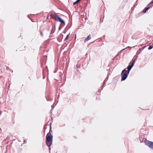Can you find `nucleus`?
Instances as JSON below:
<instances>
[{"mask_svg":"<svg viewBox=\"0 0 153 153\" xmlns=\"http://www.w3.org/2000/svg\"><path fill=\"white\" fill-rule=\"evenodd\" d=\"M51 130V127H50V131L46 136V143L47 145L49 147L51 145L53 141V135L51 134L50 132Z\"/></svg>","mask_w":153,"mask_h":153,"instance_id":"obj_1","label":"nucleus"},{"mask_svg":"<svg viewBox=\"0 0 153 153\" xmlns=\"http://www.w3.org/2000/svg\"><path fill=\"white\" fill-rule=\"evenodd\" d=\"M51 16L56 21H59L62 24H65L64 21L60 17H59L58 15L56 14H51Z\"/></svg>","mask_w":153,"mask_h":153,"instance_id":"obj_2","label":"nucleus"},{"mask_svg":"<svg viewBox=\"0 0 153 153\" xmlns=\"http://www.w3.org/2000/svg\"><path fill=\"white\" fill-rule=\"evenodd\" d=\"M145 144L150 148L153 149V142L149 140H146L145 142Z\"/></svg>","mask_w":153,"mask_h":153,"instance_id":"obj_3","label":"nucleus"},{"mask_svg":"<svg viewBox=\"0 0 153 153\" xmlns=\"http://www.w3.org/2000/svg\"><path fill=\"white\" fill-rule=\"evenodd\" d=\"M128 72H125L124 73H123L122 75V77L121 79V81H124L127 78L128 74Z\"/></svg>","mask_w":153,"mask_h":153,"instance_id":"obj_4","label":"nucleus"},{"mask_svg":"<svg viewBox=\"0 0 153 153\" xmlns=\"http://www.w3.org/2000/svg\"><path fill=\"white\" fill-rule=\"evenodd\" d=\"M134 62L135 60H133L132 64L131 65H129L127 66V68L128 69L127 72L128 73V74L129 73V71L133 67Z\"/></svg>","mask_w":153,"mask_h":153,"instance_id":"obj_5","label":"nucleus"},{"mask_svg":"<svg viewBox=\"0 0 153 153\" xmlns=\"http://www.w3.org/2000/svg\"><path fill=\"white\" fill-rule=\"evenodd\" d=\"M91 36L89 35V36H88L84 40V42H86L88 41V40L91 39Z\"/></svg>","mask_w":153,"mask_h":153,"instance_id":"obj_6","label":"nucleus"},{"mask_svg":"<svg viewBox=\"0 0 153 153\" xmlns=\"http://www.w3.org/2000/svg\"><path fill=\"white\" fill-rule=\"evenodd\" d=\"M149 8V7H146L143 11V13H145L146 11Z\"/></svg>","mask_w":153,"mask_h":153,"instance_id":"obj_7","label":"nucleus"},{"mask_svg":"<svg viewBox=\"0 0 153 153\" xmlns=\"http://www.w3.org/2000/svg\"><path fill=\"white\" fill-rule=\"evenodd\" d=\"M141 49L140 48L137 51V54H139V53H140L141 52Z\"/></svg>","mask_w":153,"mask_h":153,"instance_id":"obj_8","label":"nucleus"},{"mask_svg":"<svg viewBox=\"0 0 153 153\" xmlns=\"http://www.w3.org/2000/svg\"><path fill=\"white\" fill-rule=\"evenodd\" d=\"M127 72V71H126V69H124L122 71L121 73V75H122V74L124 72Z\"/></svg>","mask_w":153,"mask_h":153,"instance_id":"obj_9","label":"nucleus"},{"mask_svg":"<svg viewBox=\"0 0 153 153\" xmlns=\"http://www.w3.org/2000/svg\"><path fill=\"white\" fill-rule=\"evenodd\" d=\"M153 48V46H149L148 48V49L149 50H151V49L152 48Z\"/></svg>","mask_w":153,"mask_h":153,"instance_id":"obj_10","label":"nucleus"},{"mask_svg":"<svg viewBox=\"0 0 153 153\" xmlns=\"http://www.w3.org/2000/svg\"><path fill=\"white\" fill-rule=\"evenodd\" d=\"M69 36V35H68L65 38V39L64 41H65L67 40L68 39V38Z\"/></svg>","mask_w":153,"mask_h":153,"instance_id":"obj_11","label":"nucleus"},{"mask_svg":"<svg viewBox=\"0 0 153 153\" xmlns=\"http://www.w3.org/2000/svg\"><path fill=\"white\" fill-rule=\"evenodd\" d=\"M150 4V3L147 6V7H149V8L151 7L152 6L151 5V4Z\"/></svg>","mask_w":153,"mask_h":153,"instance_id":"obj_12","label":"nucleus"},{"mask_svg":"<svg viewBox=\"0 0 153 153\" xmlns=\"http://www.w3.org/2000/svg\"><path fill=\"white\" fill-rule=\"evenodd\" d=\"M54 28H55V29H54V31H51V34L52 33H53L54 32V31H55V26H54Z\"/></svg>","mask_w":153,"mask_h":153,"instance_id":"obj_13","label":"nucleus"},{"mask_svg":"<svg viewBox=\"0 0 153 153\" xmlns=\"http://www.w3.org/2000/svg\"><path fill=\"white\" fill-rule=\"evenodd\" d=\"M106 80H106V79H105V80L104 81V82H103V85H104L105 83L106 82Z\"/></svg>","mask_w":153,"mask_h":153,"instance_id":"obj_14","label":"nucleus"},{"mask_svg":"<svg viewBox=\"0 0 153 153\" xmlns=\"http://www.w3.org/2000/svg\"><path fill=\"white\" fill-rule=\"evenodd\" d=\"M78 3L76 1L75 2H74V5L75 4H76L77 3Z\"/></svg>","mask_w":153,"mask_h":153,"instance_id":"obj_15","label":"nucleus"},{"mask_svg":"<svg viewBox=\"0 0 153 153\" xmlns=\"http://www.w3.org/2000/svg\"><path fill=\"white\" fill-rule=\"evenodd\" d=\"M137 57H136L134 59H133L132 60H135H135H136V59H137Z\"/></svg>","mask_w":153,"mask_h":153,"instance_id":"obj_16","label":"nucleus"},{"mask_svg":"<svg viewBox=\"0 0 153 153\" xmlns=\"http://www.w3.org/2000/svg\"><path fill=\"white\" fill-rule=\"evenodd\" d=\"M153 3V0H152V1L150 2V4H152Z\"/></svg>","mask_w":153,"mask_h":153,"instance_id":"obj_17","label":"nucleus"},{"mask_svg":"<svg viewBox=\"0 0 153 153\" xmlns=\"http://www.w3.org/2000/svg\"><path fill=\"white\" fill-rule=\"evenodd\" d=\"M76 1L78 3L80 1H79L78 0H77Z\"/></svg>","mask_w":153,"mask_h":153,"instance_id":"obj_18","label":"nucleus"},{"mask_svg":"<svg viewBox=\"0 0 153 153\" xmlns=\"http://www.w3.org/2000/svg\"><path fill=\"white\" fill-rule=\"evenodd\" d=\"M41 35L42 36H43V33H42V32H41Z\"/></svg>","mask_w":153,"mask_h":153,"instance_id":"obj_19","label":"nucleus"},{"mask_svg":"<svg viewBox=\"0 0 153 153\" xmlns=\"http://www.w3.org/2000/svg\"><path fill=\"white\" fill-rule=\"evenodd\" d=\"M50 149H50V147H49V149L50 150Z\"/></svg>","mask_w":153,"mask_h":153,"instance_id":"obj_20","label":"nucleus"},{"mask_svg":"<svg viewBox=\"0 0 153 153\" xmlns=\"http://www.w3.org/2000/svg\"><path fill=\"white\" fill-rule=\"evenodd\" d=\"M142 49H143V48H142Z\"/></svg>","mask_w":153,"mask_h":153,"instance_id":"obj_21","label":"nucleus"},{"mask_svg":"<svg viewBox=\"0 0 153 153\" xmlns=\"http://www.w3.org/2000/svg\"><path fill=\"white\" fill-rule=\"evenodd\" d=\"M124 49H123L122 50V51H123V50H124Z\"/></svg>","mask_w":153,"mask_h":153,"instance_id":"obj_22","label":"nucleus"},{"mask_svg":"<svg viewBox=\"0 0 153 153\" xmlns=\"http://www.w3.org/2000/svg\"><path fill=\"white\" fill-rule=\"evenodd\" d=\"M79 1H80L81 0H78Z\"/></svg>","mask_w":153,"mask_h":153,"instance_id":"obj_23","label":"nucleus"},{"mask_svg":"<svg viewBox=\"0 0 153 153\" xmlns=\"http://www.w3.org/2000/svg\"><path fill=\"white\" fill-rule=\"evenodd\" d=\"M76 36H75V38H76Z\"/></svg>","mask_w":153,"mask_h":153,"instance_id":"obj_24","label":"nucleus"}]
</instances>
